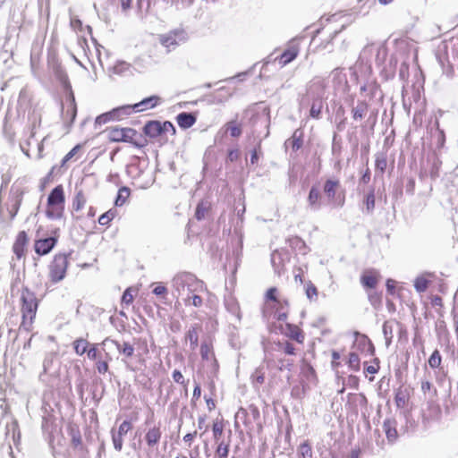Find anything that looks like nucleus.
Listing matches in <instances>:
<instances>
[{"mask_svg": "<svg viewBox=\"0 0 458 458\" xmlns=\"http://www.w3.org/2000/svg\"><path fill=\"white\" fill-rule=\"evenodd\" d=\"M106 131L108 139L112 142L131 143L137 148H144L148 143L147 140L132 128L113 126L107 128Z\"/></svg>", "mask_w": 458, "mask_h": 458, "instance_id": "nucleus-1", "label": "nucleus"}, {"mask_svg": "<svg viewBox=\"0 0 458 458\" xmlns=\"http://www.w3.org/2000/svg\"><path fill=\"white\" fill-rule=\"evenodd\" d=\"M172 285L177 298L182 297L183 299L187 295L190 300V294L198 291V288L201 286V282L193 274L182 272L173 278Z\"/></svg>", "mask_w": 458, "mask_h": 458, "instance_id": "nucleus-2", "label": "nucleus"}, {"mask_svg": "<svg viewBox=\"0 0 458 458\" xmlns=\"http://www.w3.org/2000/svg\"><path fill=\"white\" fill-rule=\"evenodd\" d=\"M68 256L65 253H57L54 256L49 265L48 277L50 281L56 284L64 279L68 267Z\"/></svg>", "mask_w": 458, "mask_h": 458, "instance_id": "nucleus-3", "label": "nucleus"}, {"mask_svg": "<svg viewBox=\"0 0 458 458\" xmlns=\"http://www.w3.org/2000/svg\"><path fill=\"white\" fill-rule=\"evenodd\" d=\"M21 299L22 302L21 312L23 323H25L26 319H29L30 323H31L38 310V300L35 293L28 288H24L21 292Z\"/></svg>", "mask_w": 458, "mask_h": 458, "instance_id": "nucleus-4", "label": "nucleus"}, {"mask_svg": "<svg viewBox=\"0 0 458 458\" xmlns=\"http://www.w3.org/2000/svg\"><path fill=\"white\" fill-rule=\"evenodd\" d=\"M163 432L161 429L160 423L148 427L145 429L144 443L146 445L147 454H149L151 452L157 450L158 445L161 441Z\"/></svg>", "mask_w": 458, "mask_h": 458, "instance_id": "nucleus-5", "label": "nucleus"}, {"mask_svg": "<svg viewBox=\"0 0 458 458\" xmlns=\"http://www.w3.org/2000/svg\"><path fill=\"white\" fill-rule=\"evenodd\" d=\"M58 229L55 230L54 235L35 241V252L40 256L48 254L56 245L58 241Z\"/></svg>", "mask_w": 458, "mask_h": 458, "instance_id": "nucleus-6", "label": "nucleus"}, {"mask_svg": "<svg viewBox=\"0 0 458 458\" xmlns=\"http://www.w3.org/2000/svg\"><path fill=\"white\" fill-rule=\"evenodd\" d=\"M186 39L185 32L181 30H172L166 34L160 35L159 41L166 48L175 47L180 42Z\"/></svg>", "mask_w": 458, "mask_h": 458, "instance_id": "nucleus-7", "label": "nucleus"}, {"mask_svg": "<svg viewBox=\"0 0 458 458\" xmlns=\"http://www.w3.org/2000/svg\"><path fill=\"white\" fill-rule=\"evenodd\" d=\"M354 335L356 336L355 347L366 353V355H373L375 353V347L369 337L365 335L360 334L359 332H355Z\"/></svg>", "mask_w": 458, "mask_h": 458, "instance_id": "nucleus-8", "label": "nucleus"}, {"mask_svg": "<svg viewBox=\"0 0 458 458\" xmlns=\"http://www.w3.org/2000/svg\"><path fill=\"white\" fill-rule=\"evenodd\" d=\"M308 206L313 211H318L322 207V195L317 185H312L308 195Z\"/></svg>", "mask_w": 458, "mask_h": 458, "instance_id": "nucleus-9", "label": "nucleus"}, {"mask_svg": "<svg viewBox=\"0 0 458 458\" xmlns=\"http://www.w3.org/2000/svg\"><path fill=\"white\" fill-rule=\"evenodd\" d=\"M47 206L65 204V197L62 185L55 186L49 193L47 201Z\"/></svg>", "mask_w": 458, "mask_h": 458, "instance_id": "nucleus-10", "label": "nucleus"}, {"mask_svg": "<svg viewBox=\"0 0 458 458\" xmlns=\"http://www.w3.org/2000/svg\"><path fill=\"white\" fill-rule=\"evenodd\" d=\"M107 343H111L117 348L118 352L124 355L126 358H131L134 354V347L128 342H123V344H120L119 342L110 339L109 337H106L104 339V341L101 343L103 345H106Z\"/></svg>", "mask_w": 458, "mask_h": 458, "instance_id": "nucleus-11", "label": "nucleus"}, {"mask_svg": "<svg viewBox=\"0 0 458 458\" xmlns=\"http://www.w3.org/2000/svg\"><path fill=\"white\" fill-rule=\"evenodd\" d=\"M28 242V236L24 231L18 233L15 242L13 246L14 254L18 259H21L24 255L25 246Z\"/></svg>", "mask_w": 458, "mask_h": 458, "instance_id": "nucleus-12", "label": "nucleus"}, {"mask_svg": "<svg viewBox=\"0 0 458 458\" xmlns=\"http://www.w3.org/2000/svg\"><path fill=\"white\" fill-rule=\"evenodd\" d=\"M197 121V117L192 113L182 112L176 116V122L180 128L189 129L194 125Z\"/></svg>", "mask_w": 458, "mask_h": 458, "instance_id": "nucleus-13", "label": "nucleus"}, {"mask_svg": "<svg viewBox=\"0 0 458 458\" xmlns=\"http://www.w3.org/2000/svg\"><path fill=\"white\" fill-rule=\"evenodd\" d=\"M160 101V98L158 96H150L140 101L139 103L134 104L135 112H142L150 108L156 107Z\"/></svg>", "mask_w": 458, "mask_h": 458, "instance_id": "nucleus-14", "label": "nucleus"}, {"mask_svg": "<svg viewBox=\"0 0 458 458\" xmlns=\"http://www.w3.org/2000/svg\"><path fill=\"white\" fill-rule=\"evenodd\" d=\"M284 334L293 339L298 342L299 344H301L304 341V335L301 331V329L293 324L287 323L285 325V329L284 331Z\"/></svg>", "mask_w": 458, "mask_h": 458, "instance_id": "nucleus-15", "label": "nucleus"}, {"mask_svg": "<svg viewBox=\"0 0 458 458\" xmlns=\"http://www.w3.org/2000/svg\"><path fill=\"white\" fill-rule=\"evenodd\" d=\"M145 135L150 138H157L162 134L161 122L148 121L143 127Z\"/></svg>", "mask_w": 458, "mask_h": 458, "instance_id": "nucleus-16", "label": "nucleus"}, {"mask_svg": "<svg viewBox=\"0 0 458 458\" xmlns=\"http://www.w3.org/2000/svg\"><path fill=\"white\" fill-rule=\"evenodd\" d=\"M378 277V273L375 270H372L364 273L360 277V282L364 287L374 289L377 284Z\"/></svg>", "mask_w": 458, "mask_h": 458, "instance_id": "nucleus-17", "label": "nucleus"}, {"mask_svg": "<svg viewBox=\"0 0 458 458\" xmlns=\"http://www.w3.org/2000/svg\"><path fill=\"white\" fill-rule=\"evenodd\" d=\"M383 428L386 432V438L389 442H394L398 437L396 430V422L394 420L387 419L383 423Z\"/></svg>", "mask_w": 458, "mask_h": 458, "instance_id": "nucleus-18", "label": "nucleus"}, {"mask_svg": "<svg viewBox=\"0 0 458 458\" xmlns=\"http://www.w3.org/2000/svg\"><path fill=\"white\" fill-rule=\"evenodd\" d=\"M339 185L340 182L336 179H327L325 182L323 191L329 200L335 199Z\"/></svg>", "mask_w": 458, "mask_h": 458, "instance_id": "nucleus-19", "label": "nucleus"}, {"mask_svg": "<svg viewBox=\"0 0 458 458\" xmlns=\"http://www.w3.org/2000/svg\"><path fill=\"white\" fill-rule=\"evenodd\" d=\"M64 214V205H57V206H47L46 209V216L48 219L51 220H58L63 218Z\"/></svg>", "mask_w": 458, "mask_h": 458, "instance_id": "nucleus-20", "label": "nucleus"}, {"mask_svg": "<svg viewBox=\"0 0 458 458\" xmlns=\"http://www.w3.org/2000/svg\"><path fill=\"white\" fill-rule=\"evenodd\" d=\"M322 107H323V102H322L321 96L312 95V104H311L310 110V116L314 119H319Z\"/></svg>", "mask_w": 458, "mask_h": 458, "instance_id": "nucleus-21", "label": "nucleus"}, {"mask_svg": "<svg viewBox=\"0 0 458 458\" xmlns=\"http://www.w3.org/2000/svg\"><path fill=\"white\" fill-rule=\"evenodd\" d=\"M23 192L21 191H16L15 192L12 193L11 196V209H10V215L11 217L13 218L20 208V206L22 201Z\"/></svg>", "mask_w": 458, "mask_h": 458, "instance_id": "nucleus-22", "label": "nucleus"}, {"mask_svg": "<svg viewBox=\"0 0 458 458\" xmlns=\"http://www.w3.org/2000/svg\"><path fill=\"white\" fill-rule=\"evenodd\" d=\"M376 172L383 174L387 167V154L381 151L375 155Z\"/></svg>", "mask_w": 458, "mask_h": 458, "instance_id": "nucleus-23", "label": "nucleus"}, {"mask_svg": "<svg viewBox=\"0 0 458 458\" xmlns=\"http://www.w3.org/2000/svg\"><path fill=\"white\" fill-rule=\"evenodd\" d=\"M369 106L365 101H358L356 106L352 107V114L354 120H361L368 113Z\"/></svg>", "mask_w": 458, "mask_h": 458, "instance_id": "nucleus-24", "label": "nucleus"}, {"mask_svg": "<svg viewBox=\"0 0 458 458\" xmlns=\"http://www.w3.org/2000/svg\"><path fill=\"white\" fill-rule=\"evenodd\" d=\"M287 242L292 249L296 250L302 254L307 252V245L301 238L298 236H292L287 239Z\"/></svg>", "mask_w": 458, "mask_h": 458, "instance_id": "nucleus-25", "label": "nucleus"}, {"mask_svg": "<svg viewBox=\"0 0 458 458\" xmlns=\"http://www.w3.org/2000/svg\"><path fill=\"white\" fill-rule=\"evenodd\" d=\"M135 111L134 105H125L112 110V114L115 120H120L124 116L130 115Z\"/></svg>", "mask_w": 458, "mask_h": 458, "instance_id": "nucleus-26", "label": "nucleus"}, {"mask_svg": "<svg viewBox=\"0 0 458 458\" xmlns=\"http://www.w3.org/2000/svg\"><path fill=\"white\" fill-rule=\"evenodd\" d=\"M7 437L12 436L13 443L16 448H18L21 442V432L19 429L18 423L16 421L13 422L10 426H8Z\"/></svg>", "mask_w": 458, "mask_h": 458, "instance_id": "nucleus-27", "label": "nucleus"}, {"mask_svg": "<svg viewBox=\"0 0 458 458\" xmlns=\"http://www.w3.org/2000/svg\"><path fill=\"white\" fill-rule=\"evenodd\" d=\"M298 55V50L296 48H289L284 50L279 57V63L282 65H286L287 64L293 61Z\"/></svg>", "mask_w": 458, "mask_h": 458, "instance_id": "nucleus-28", "label": "nucleus"}, {"mask_svg": "<svg viewBox=\"0 0 458 458\" xmlns=\"http://www.w3.org/2000/svg\"><path fill=\"white\" fill-rule=\"evenodd\" d=\"M131 194L130 188L126 186H123L118 190L116 199L114 200V205L116 207H122L127 200Z\"/></svg>", "mask_w": 458, "mask_h": 458, "instance_id": "nucleus-29", "label": "nucleus"}, {"mask_svg": "<svg viewBox=\"0 0 458 458\" xmlns=\"http://www.w3.org/2000/svg\"><path fill=\"white\" fill-rule=\"evenodd\" d=\"M74 352L77 355H83L87 352V348L89 346V343L83 338H78L72 343Z\"/></svg>", "mask_w": 458, "mask_h": 458, "instance_id": "nucleus-30", "label": "nucleus"}, {"mask_svg": "<svg viewBox=\"0 0 458 458\" xmlns=\"http://www.w3.org/2000/svg\"><path fill=\"white\" fill-rule=\"evenodd\" d=\"M421 391L425 398L432 400L437 395V389L428 380H421Z\"/></svg>", "mask_w": 458, "mask_h": 458, "instance_id": "nucleus-31", "label": "nucleus"}, {"mask_svg": "<svg viewBox=\"0 0 458 458\" xmlns=\"http://www.w3.org/2000/svg\"><path fill=\"white\" fill-rule=\"evenodd\" d=\"M224 127L225 128V131H229L230 135L233 138L241 136L242 132L241 125H239L234 120L226 123Z\"/></svg>", "mask_w": 458, "mask_h": 458, "instance_id": "nucleus-32", "label": "nucleus"}, {"mask_svg": "<svg viewBox=\"0 0 458 458\" xmlns=\"http://www.w3.org/2000/svg\"><path fill=\"white\" fill-rule=\"evenodd\" d=\"M86 198L81 190L77 191L73 200H72V209L75 211H80L86 204Z\"/></svg>", "mask_w": 458, "mask_h": 458, "instance_id": "nucleus-33", "label": "nucleus"}, {"mask_svg": "<svg viewBox=\"0 0 458 458\" xmlns=\"http://www.w3.org/2000/svg\"><path fill=\"white\" fill-rule=\"evenodd\" d=\"M367 214H371L375 208V191L372 188L364 198Z\"/></svg>", "mask_w": 458, "mask_h": 458, "instance_id": "nucleus-34", "label": "nucleus"}, {"mask_svg": "<svg viewBox=\"0 0 458 458\" xmlns=\"http://www.w3.org/2000/svg\"><path fill=\"white\" fill-rule=\"evenodd\" d=\"M112 443L117 452H121L123 446V437L116 433L114 428L111 429Z\"/></svg>", "mask_w": 458, "mask_h": 458, "instance_id": "nucleus-35", "label": "nucleus"}, {"mask_svg": "<svg viewBox=\"0 0 458 458\" xmlns=\"http://www.w3.org/2000/svg\"><path fill=\"white\" fill-rule=\"evenodd\" d=\"M428 284L429 281L424 276H418L414 280V288L418 293H421L427 291Z\"/></svg>", "mask_w": 458, "mask_h": 458, "instance_id": "nucleus-36", "label": "nucleus"}, {"mask_svg": "<svg viewBox=\"0 0 458 458\" xmlns=\"http://www.w3.org/2000/svg\"><path fill=\"white\" fill-rule=\"evenodd\" d=\"M106 359L105 360H98L96 362V369L99 374H106L109 369L108 360H111L112 357L109 353H106Z\"/></svg>", "mask_w": 458, "mask_h": 458, "instance_id": "nucleus-37", "label": "nucleus"}, {"mask_svg": "<svg viewBox=\"0 0 458 458\" xmlns=\"http://www.w3.org/2000/svg\"><path fill=\"white\" fill-rule=\"evenodd\" d=\"M305 294L310 301L317 299L318 289L311 281H308L305 284Z\"/></svg>", "mask_w": 458, "mask_h": 458, "instance_id": "nucleus-38", "label": "nucleus"}, {"mask_svg": "<svg viewBox=\"0 0 458 458\" xmlns=\"http://www.w3.org/2000/svg\"><path fill=\"white\" fill-rule=\"evenodd\" d=\"M394 401L399 408H403L408 402V394L405 391L399 389L394 396Z\"/></svg>", "mask_w": 458, "mask_h": 458, "instance_id": "nucleus-39", "label": "nucleus"}, {"mask_svg": "<svg viewBox=\"0 0 458 458\" xmlns=\"http://www.w3.org/2000/svg\"><path fill=\"white\" fill-rule=\"evenodd\" d=\"M225 307L229 312L235 315L238 318H240V308L238 303L233 298H229L225 300Z\"/></svg>", "mask_w": 458, "mask_h": 458, "instance_id": "nucleus-40", "label": "nucleus"}, {"mask_svg": "<svg viewBox=\"0 0 458 458\" xmlns=\"http://www.w3.org/2000/svg\"><path fill=\"white\" fill-rule=\"evenodd\" d=\"M382 331H383V335H384L385 339H386V346H389L391 342H392V338H393V327H392V325L388 321H386L383 324Z\"/></svg>", "mask_w": 458, "mask_h": 458, "instance_id": "nucleus-41", "label": "nucleus"}, {"mask_svg": "<svg viewBox=\"0 0 458 458\" xmlns=\"http://www.w3.org/2000/svg\"><path fill=\"white\" fill-rule=\"evenodd\" d=\"M298 133H299V130H296L293 132L292 138L289 140L292 144V148L294 151L300 149L302 145L301 132H300V134H298Z\"/></svg>", "mask_w": 458, "mask_h": 458, "instance_id": "nucleus-42", "label": "nucleus"}, {"mask_svg": "<svg viewBox=\"0 0 458 458\" xmlns=\"http://www.w3.org/2000/svg\"><path fill=\"white\" fill-rule=\"evenodd\" d=\"M441 360L442 358L440 352L437 350H435L428 359V365L432 369H437L440 366Z\"/></svg>", "mask_w": 458, "mask_h": 458, "instance_id": "nucleus-43", "label": "nucleus"}, {"mask_svg": "<svg viewBox=\"0 0 458 458\" xmlns=\"http://www.w3.org/2000/svg\"><path fill=\"white\" fill-rule=\"evenodd\" d=\"M55 354L53 352H49L46 354L44 360H43V373H47L54 362Z\"/></svg>", "mask_w": 458, "mask_h": 458, "instance_id": "nucleus-44", "label": "nucleus"}, {"mask_svg": "<svg viewBox=\"0 0 458 458\" xmlns=\"http://www.w3.org/2000/svg\"><path fill=\"white\" fill-rule=\"evenodd\" d=\"M186 339L190 341L192 349H194L198 345V333L195 327H191L186 334Z\"/></svg>", "mask_w": 458, "mask_h": 458, "instance_id": "nucleus-45", "label": "nucleus"}, {"mask_svg": "<svg viewBox=\"0 0 458 458\" xmlns=\"http://www.w3.org/2000/svg\"><path fill=\"white\" fill-rule=\"evenodd\" d=\"M114 217V211L110 209L99 216L98 223L101 225H107L113 220Z\"/></svg>", "mask_w": 458, "mask_h": 458, "instance_id": "nucleus-46", "label": "nucleus"}, {"mask_svg": "<svg viewBox=\"0 0 458 458\" xmlns=\"http://www.w3.org/2000/svg\"><path fill=\"white\" fill-rule=\"evenodd\" d=\"M89 345H90V347L89 349L87 348V352H86L87 354H88V358L89 360H95L98 357V346H104V345L101 344V343L100 344H89Z\"/></svg>", "mask_w": 458, "mask_h": 458, "instance_id": "nucleus-47", "label": "nucleus"}, {"mask_svg": "<svg viewBox=\"0 0 458 458\" xmlns=\"http://www.w3.org/2000/svg\"><path fill=\"white\" fill-rule=\"evenodd\" d=\"M185 305H193L194 307H200L202 305V298L197 294L190 296V300L186 296L183 298Z\"/></svg>", "mask_w": 458, "mask_h": 458, "instance_id": "nucleus-48", "label": "nucleus"}, {"mask_svg": "<svg viewBox=\"0 0 458 458\" xmlns=\"http://www.w3.org/2000/svg\"><path fill=\"white\" fill-rule=\"evenodd\" d=\"M252 378L256 383L262 385L265 381V372L263 368H257L254 373L252 374Z\"/></svg>", "mask_w": 458, "mask_h": 458, "instance_id": "nucleus-49", "label": "nucleus"}, {"mask_svg": "<svg viewBox=\"0 0 458 458\" xmlns=\"http://www.w3.org/2000/svg\"><path fill=\"white\" fill-rule=\"evenodd\" d=\"M132 428V425L129 420H123L116 431L122 437H124L131 429Z\"/></svg>", "mask_w": 458, "mask_h": 458, "instance_id": "nucleus-50", "label": "nucleus"}, {"mask_svg": "<svg viewBox=\"0 0 458 458\" xmlns=\"http://www.w3.org/2000/svg\"><path fill=\"white\" fill-rule=\"evenodd\" d=\"M113 120H115V119L112 114V111H110V112H107V113L98 115L96 118V123L105 124V123H108L109 121H113Z\"/></svg>", "mask_w": 458, "mask_h": 458, "instance_id": "nucleus-51", "label": "nucleus"}, {"mask_svg": "<svg viewBox=\"0 0 458 458\" xmlns=\"http://www.w3.org/2000/svg\"><path fill=\"white\" fill-rule=\"evenodd\" d=\"M208 211V208L204 203H199L196 211H195V217L198 220H202L205 217V215Z\"/></svg>", "mask_w": 458, "mask_h": 458, "instance_id": "nucleus-52", "label": "nucleus"}, {"mask_svg": "<svg viewBox=\"0 0 458 458\" xmlns=\"http://www.w3.org/2000/svg\"><path fill=\"white\" fill-rule=\"evenodd\" d=\"M229 452V445L221 442L216 448V454L220 458H226Z\"/></svg>", "mask_w": 458, "mask_h": 458, "instance_id": "nucleus-53", "label": "nucleus"}, {"mask_svg": "<svg viewBox=\"0 0 458 458\" xmlns=\"http://www.w3.org/2000/svg\"><path fill=\"white\" fill-rule=\"evenodd\" d=\"M349 364L352 368H353L355 370L359 369L360 367V358L357 353L351 352L349 354Z\"/></svg>", "mask_w": 458, "mask_h": 458, "instance_id": "nucleus-54", "label": "nucleus"}, {"mask_svg": "<svg viewBox=\"0 0 458 458\" xmlns=\"http://www.w3.org/2000/svg\"><path fill=\"white\" fill-rule=\"evenodd\" d=\"M81 148L80 145L74 146L63 158L62 165H64L69 160H71Z\"/></svg>", "mask_w": 458, "mask_h": 458, "instance_id": "nucleus-55", "label": "nucleus"}, {"mask_svg": "<svg viewBox=\"0 0 458 458\" xmlns=\"http://www.w3.org/2000/svg\"><path fill=\"white\" fill-rule=\"evenodd\" d=\"M299 452L303 457H310L312 454L311 447L308 442H304L300 445Z\"/></svg>", "mask_w": 458, "mask_h": 458, "instance_id": "nucleus-56", "label": "nucleus"}, {"mask_svg": "<svg viewBox=\"0 0 458 458\" xmlns=\"http://www.w3.org/2000/svg\"><path fill=\"white\" fill-rule=\"evenodd\" d=\"M212 430H213V434H214V438L216 441H217L218 437L223 433V425L219 422H214L213 426H212Z\"/></svg>", "mask_w": 458, "mask_h": 458, "instance_id": "nucleus-57", "label": "nucleus"}, {"mask_svg": "<svg viewBox=\"0 0 458 458\" xmlns=\"http://www.w3.org/2000/svg\"><path fill=\"white\" fill-rule=\"evenodd\" d=\"M161 129H162V134L165 132H168V131H171L172 134L175 133V128H174V124L169 121L161 123Z\"/></svg>", "mask_w": 458, "mask_h": 458, "instance_id": "nucleus-58", "label": "nucleus"}, {"mask_svg": "<svg viewBox=\"0 0 458 458\" xmlns=\"http://www.w3.org/2000/svg\"><path fill=\"white\" fill-rule=\"evenodd\" d=\"M133 301V296L131 293V289L128 288L124 291V293H123V296H122V302L124 303V304H131Z\"/></svg>", "mask_w": 458, "mask_h": 458, "instance_id": "nucleus-59", "label": "nucleus"}, {"mask_svg": "<svg viewBox=\"0 0 458 458\" xmlns=\"http://www.w3.org/2000/svg\"><path fill=\"white\" fill-rule=\"evenodd\" d=\"M172 377H173V379L174 380V382L181 384V385L185 384L184 377L180 370H177V369L174 370Z\"/></svg>", "mask_w": 458, "mask_h": 458, "instance_id": "nucleus-60", "label": "nucleus"}, {"mask_svg": "<svg viewBox=\"0 0 458 458\" xmlns=\"http://www.w3.org/2000/svg\"><path fill=\"white\" fill-rule=\"evenodd\" d=\"M282 349L284 352V353L288 355H293L294 354V347L292 344L286 342L282 344Z\"/></svg>", "mask_w": 458, "mask_h": 458, "instance_id": "nucleus-61", "label": "nucleus"}, {"mask_svg": "<svg viewBox=\"0 0 458 458\" xmlns=\"http://www.w3.org/2000/svg\"><path fill=\"white\" fill-rule=\"evenodd\" d=\"M72 443L74 446H78L81 444V437L79 431L72 433Z\"/></svg>", "mask_w": 458, "mask_h": 458, "instance_id": "nucleus-62", "label": "nucleus"}, {"mask_svg": "<svg viewBox=\"0 0 458 458\" xmlns=\"http://www.w3.org/2000/svg\"><path fill=\"white\" fill-rule=\"evenodd\" d=\"M395 284H396V282L394 280H393V279L386 280V290H387L388 293H390V294L394 293Z\"/></svg>", "mask_w": 458, "mask_h": 458, "instance_id": "nucleus-63", "label": "nucleus"}, {"mask_svg": "<svg viewBox=\"0 0 458 458\" xmlns=\"http://www.w3.org/2000/svg\"><path fill=\"white\" fill-rule=\"evenodd\" d=\"M152 293H153L155 295H157V296H158V295H163V294H165V293H167V289H166V287H165V286L161 285V284H158V285H157V286L153 289Z\"/></svg>", "mask_w": 458, "mask_h": 458, "instance_id": "nucleus-64", "label": "nucleus"}]
</instances>
